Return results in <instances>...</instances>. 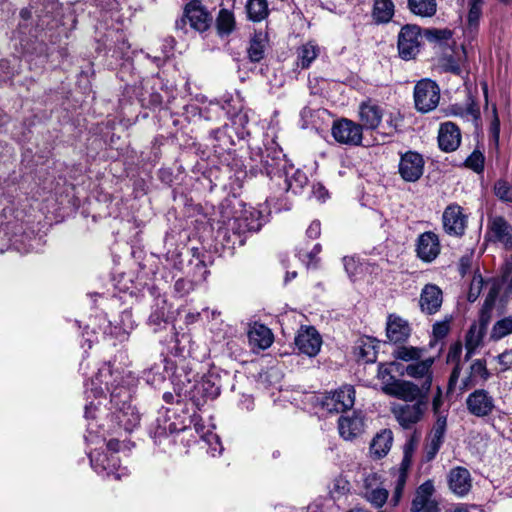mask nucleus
Returning <instances> with one entry per match:
<instances>
[{
  "label": "nucleus",
  "instance_id": "3",
  "mask_svg": "<svg viewBox=\"0 0 512 512\" xmlns=\"http://www.w3.org/2000/svg\"><path fill=\"white\" fill-rule=\"evenodd\" d=\"M3 196L0 187V198ZM0 221V253L14 249L21 254H27L34 248V231L24 227L23 211L13 207H5L1 211Z\"/></svg>",
  "mask_w": 512,
  "mask_h": 512
},
{
  "label": "nucleus",
  "instance_id": "16",
  "mask_svg": "<svg viewBox=\"0 0 512 512\" xmlns=\"http://www.w3.org/2000/svg\"><path fill=\"white\" fill-rule=\"evenodd\" d=\"M415 252L421 261L426 263L433 262L441 252L439 236L433 231L421 233L415 242Z\"/></svg>",
  "mask_w": 512,
  "mask_h": 512
},
{
  "label": "nucleus",
  "instance_id": "55",
  "mask_svg": "<svg viewBox=\"0 0 512 512\" xmlns=\"http://www.w3.org/2000/svg\"><path fill=\"white\" fill-rule=\"evenodd\" d=\"M322 247L319 243L315 244L310 252L299 251L300 260L308 267L315 266L318 262V254L321 252Z\"/></svg>",
  "mask_w": 512,
  "mask_h": 512
},
{
  "label": "nucleus",
  "instance_id": "54",
  "mask_svg": "<svg viewBox=\"0 0 512 512\" xmlns=\"http://www.w3.org/2000/svg\"><path fill=\"white\" fill-rule=\"evenodd\" d=\"M482 16V5H469L467 15L468 27L470 30H476Z\"/></svg>",
  "mask_w": 512,
  "mask_h": 512
},
{
  "label": "nucleus",
  "instance_id": "23",
  "mask_svg": "<svg viewBox=\"0 0 512 512\" xmlns=\"http://www.w3.org/2000/svg\"><path fill=\"white\" fill-rule=\"evenodd\" d=\"M195 271L192 278H178L174 284V292L178 297H183L192 292L197 283L206 280L209 271L201 260H196L194 264Z\"/></svg>",
  "mask_w": 512,
  "mask_h": 512
},
{
  "label": "nucleus",
  "instance_id": "2",
  "mask_svg": "<svg viewBox=\"0 0 512 512\" xmlns=\"http://www.w3.org/2000/svg\"><path fill=\"white\" fill-rule=\"evenodd\" d=\"M222 217L225 227L219 234L226 239L232 247L243 246L249 235L258 232L264 223L262 213L252 207H246L236 199L227 201L223 205Z\"/></svg>",
  "mask_w": 512,
  "mask_h": 512
},
{
  "label": "nucleus",
  "instance_id": "27",
  "mask_svg": "<svg viewBox=\"0 0 512 512\" xmlns=\"http://www.w3.org/2000/svg\"><path fill=\"white\" fill-rule=\"evenodd\" d=\"M443 302L442 290L435 284H427L423 287L419 305L421 311L432 315L439 311Z\"/></svg>",
  "mask_w": 512,
  "mask_h": 512
},
{
  "label": "nucleus",
  "instance_id": "8",
  "mask_svg": "<svg viewBox=\"0 0 512 512\" xmlns=\"http://www.w3.org/2000/svg\"><path fill=\"white\" fill-rule=\"evenodd\" d=\"M88 455L92 469L102 477H113L120 480L129 474L126 467H121L119 457L116 454L91 451Z\"/></svg>",
  "mask_w": 512,
  "mask_h": 512
},
{
  "label": "nucleus",
  "instance_id": "45",
  "mask_svg": "<svg viewBox=\"0 0 512 512\" xmlns=\"http://www.w3.org/2000/svg\"><path fill=\"white\" fill-rule=\"evenodd\" d=\"M236 26L235 17L232 11L221 9L216 19V29L221 37L230 35Z\"/></svg>",
  "mask_w": 512,
  "mask_h": 512
},
{
  "label": "nucleus",
  "instance_id": "31",
  "mask_svg": "<svg viewBox=\"0 0 512 512\" xmlns=\"http://www.w3.org/2000/svg\"><path fill=\"white\" fill-rule=\"evenodd\" d=\"M382 117L383 110L377 103L371 100L361 103L359 107L361 126L366 129H375L379 126Z\"/></svg>",
  "mask_w": 512,
  "mask_h": 512
},
{
  "label": "nucleus",
  "instance_id": "48",
  "mask_svg": "<svg viewBox=\"0 0 512 512\" xmlns=\"http://www.w3.org/2000/svg\"><path fill=\"white\" fill-rule=\"evenodd\" d=\"M512 334V316L497 320L490 331V340L497 342Z\"/></svg>",
  "mask_w": 512,
  "mask_h": 512
},
{
  "label": "nucleus",
  "instance_id": "38",
  "mask_svg": "<svg viewBox=\"0 0 512 512\" xmlns=\"http://www.w3.org/2000/svg\"><path fill=\"white\" fill-rule=\"evenodd\" d=\"M395 6L392 0H374L372 19L376 24H386L394 16Z\"/></svg>",
  "mask_w": 512,
  "mask_h": 512
},
{
  "label": "nucleus",
  "instance_id": "60",
  "mask_svg": "<svg viewBox=\"0 0 512 512\" xmlns=\"http://www.w3.org/2000/svg\"><path fill=\"white\" fill-rule=\"evenodd\" d=\"M141 101L143 105L156 108L163 103V96L157 91H152L149 93L148 98L146 97V94H142Z\"/></svg>",
  "mask_w": 512,
  "mask_h": 512
},
{
  "label": "nucleus",
  "instance_id": "17",
  "mask_svg": "<svg viewBox=\"0 0 512 512\" xmlns=\"http://www.w3.org/2000/svg\"><path fill=\"white\" fill-rule=\"evenodd\" d=\"M434 484L431 480L422 483L415 492L411 512H439V504L434 498Z\"/></svg>",
  "mask_w": 512,
  "mask_h": 512
},
{
  "label": "nucleus",
  "instance_id": "11",
  "mask_svg": "<svg viewBox=\"0 0 512 512\" xmlns=\"http://www.w3.org/2000/svg\"><path fill=\"white\" fill-rule=\"evenodd\" d=\"M468 224V216L463 208L456 204L448 205L442 214V225L444 232L453 237L460 238L465 234Z\"/></svg>",
  "mask_w": 512,
  "mask_h": 512
},
{
  "label": "nucleus",
  "instance_id": "10",
  "mask_svg": "<svg viewBox=\"0 0 512 512\" xmlns=\"http://www.w3.org/2000/svg\"><path fill=\"white\" fill-rule=\"evenodd\" d=\"M421 29L417 25L407 24L398 34V53L403 60H411L420 51Z\"/></svg>",
  "mask_w": 512,
  "mask_h": 512
},
{
  "label": "nucleus",
  "instance_id": "37",
  "mask_svg": "<svg viewBox=\"0 0 512 512\" xmlns=\"http://www.w3.org/2000/svg\"><path fill=\"white\" fill-rule=\"evenodd\" d=\"M173 368V363L167 358L162 360V364H154L150 368L143 371V379L147 384L153 387L159 386L166 379L164 371Z\"/></svg>",
  "mask_w": 512,
  "mask_h": 512
},
{
  "label": "nucleus",
  "instance_id": "24",
  "mask_svg": "<svg viewBox=\"0 0 512 512\" xmlns=\"http://www.w3.org/2000/svg\"><path fill=\"white\" fill-rule=\"evenodd\" d=\"M185 421H172L171 416L167 415L163 419L156 420V425L150 429V436L155 444H161L162 440H169V435L186 429Z\"/></svg>",
  "mask_w": 512,
  "mask_h": 512
},
{
  "label": "nucleus",
  "instance_id": "22",
  "mask_svg": "<svg viewBox=\"0 0 512 512\" xmlns=\"http://www.w3.org/2000/svg\"><path fill=\"white\" fill-rule=\"evenodd\" d=\"M488 318L483 315L480 317L478 323H473L465 336V360L472 357L475 351L483 345V339L487 332Z\"/></svg>",
  "mask_w": 512,
  "mask_h": 512
},
{
  "label": "nucleus",
  "instance_id": "39",
  "mask_svg": "<svg viewBox=\"0 0 512 512\" xmlns=\"http://www.w3.org/2000/svg\"><path fill=\"white\" fill-rule=\"evenodd\" d=\"M452 114L459 116L465 121L472 122L477 127L480 121V109L474 99L469 96L466 106L454 105L452 107Z\"/></svg>",
  "mask_w": 512,
  "mask_h": 512
},
{
  "label": "nucleus",
  "instance_id": "62",
  "mask_svg": "<svg viewBox=\"0 0 512 512\" xmlns=\"http://www.w3.org/2000/svg\"><path fill=\"white\" fill-rule=\"evenodd\" d=\"M378 378L382 383V387H385L387 383L396 381L397 379L391 374L390 367L388 365L381 364L378 369Z\"/></svg>",
  "mask_w": 512,
  "mask_h": 512
},
{
  "label": "nucleus",
  "instance_id": "51",
  "mask_svg": "<svg viewBox=\"0 0 512 512\" xmlns=\"http://www.w3.org/2000/svg\"><path fill=\"white\" fill-rule=\"evenodd\" d=\"M203 442L207 445V452L212 456L216 457L222 454L223 446L220 438L213 432L203 433L201 435Z\"/></svg>",
  "mask_w": 512,
  "mask_h": 512
},
{
  "label": "nucleus",
  "instance_id": "28",
  "mask_svg": "<svg viewBox=\"0 0 512 512\" xmlns=\"http://www.w3.org/2000/svg\"><path fill=\"white\" fill-rule=\"evenodd\" d=\"M461 142V133L458 126L452 122H444L438 132V144L445 152L455 151Z\"/></svg>",
  "mask_w": 512,
  "mask_h": 512
},
{
  "label": "nucleus",
  "instance_id": "29",
  "mask_svg": "<svg viewBox=\"0 0 512 512\" xmlns=\"http://www.w3.org/2000/svg\"><path fill=\"white\" fill-rule=\"evenodd\" d=\"M448 484L454 494L466 495L472 487L470 472L460 466L451 469L448 475Z\"/></svg>",
  "mask_w": 512,
  "mask_h": 512
},
{
  "label": "nucleus",
  "instance_id": "4",
  "mask_svg": "<svg viewBox=\"0 0 512 512\" xmlns=\"http://www.w3.org/2000/svg\"><path fill=\"white\" fill-rule=\"evenodd\" d=\"M248 122L247 114L240 107L239 112L230 117V123L212 129L210 140L214 157L221 159L230 156V152L235 145V139L242 140L250 134L247 129Z\"/></svg>",
  "mask_w": 512,
  "mask_h": 512
},
{
  "label": "nucleus",
  "instance_id": "46",
  "mask_svg": "<svg viewBox=\"0 0 512 512\" xmlns=\"http://www.w3.org/2000/svg\"><path fill=\"white\" fill-rule=\"evenodd\" d=\"M424 162H399L398 171L403 180L417 181L424 172Z\"/></svg>",
  "mask_w": 512,
  "mask_h": 512
},
{
  "label": "nucleus",
  "instance_id": "56",
  "mask_svg": "<svg viewBox=\"0 0 512 512\" xmlns=\"http://www.w3.org/2000/svg\"><path fill=\"white\" fill-rule=\"evenodd\" d=\"M426 36L429 40L442 43L452 38V32L448 29H432L426 31Z\"/></svg>",
  "mask_w": 512,
  "mask_h": 512
},
{
  "label": "nucleus",
  "instance_id": "53",
  "mask_svg": "<svg viewBox=\"0 0 512 512\" xmlns=\"http://www.w3.org/2000/svg\"><path fill=\"white\" fill-rule=\"evenodd\" d=\"M226 167L229 173H233L234 180L240 187L247 177V171L243 168V162H226ZM230 178H232V175Z\"/></svg>",
  "mask_w": 512,
  "mask_h": 512
},
{
  "label": "nucleus",
  "instance_id": "61",
  "mask_svg": "<svg viewBox=\"0 0 512 512\" xmlns=\"http://www.w3.org/2000/svg\"><path fill=\"white\" fill-rule=\"evenodd\" d=\"M462 355V344L460 342H456L452 344L449 348L447 354V362L448 363H460V358Z\"/></svg>",
  "mask_w": 512,
  "mask_h": 512
},
{
  "label": "nucleus",
  "instance_id": "35",
  "mask_svg": "<svg viewBox=\"0 0 512 512\" xmlns=\"http://www.w3.org/2000/svg\"><path fill=\"white\" fill-rule=\"evenodd\" d=\"M248 340L253 348L264 350L273 343V335L265 325L254 323L248 331Z\"/></svg>",
  "mask_w": 512,
  "mask_h": 512
},
{
  "label": "nucleus",
  "instance_id": "40",
  "mask_svg": "<svg viewBox=\"0 0 512 512\" xmlns=\"http://www.w3.org/2000/svg\"><path fill=\"white\" fill-rule=\"evenodd\" d=\"M247 18L252 22H261L269 15L267 0H247L245 4Z\"/></svg>",
  "mask_w": 512,
  "mask_h": 512
},
{
  "label": "nucleus",
  "instance_id": "63",
  "mask_svg": "<svg viewBox=\"0 0 512 512\" xmlns=\"http://www.w3.org/2000/svg\"><path fill=\"white\" fill-rule=\"evenodd\" d=\"M343 265L349 277L357 274L358 265L354 257L345 256L343 258Z\"/></svg>",
  "mask_w": 512,
  "mask_h": 512
},
{
  "label": "nucleus",
  "instance_id": "41",
  "mask_svg": "<svg viewBox=\"0 0 512 512\" xmlns=\"http://www.w3.org/2000/svg\"><path fill=\"white\" fill-rule=\"evenodd\" d=\"M489 377L490 373L486 367V362L482 359H477L471 364L469 376L463 380V385L464 387L473 386L479 381H487Z\"/></svg>",
  "mask_w": 512,
  "mask_h": 512
},
{
  "label": "nucleus",
  "instance_id": "21",
  "mask_svg": "<svg viewBox=\"0 0 512 512\" xmlns=\"http://www.w3.org/2000/svg\"><path fill=\"white\" fill-rule=\"evenodd\" d=\"M364 427V416L361 411L341 416L338 420L339 434L345 440H353L360 436L364 432Z\"/></svg>",
  "mask_w": 512,
  "mask_h": 512
},
{
  "label": "nucleus",
  "instance_id": "14",
  "mask_svg": "<svg viewBox=\"0 0 512 512\" xmlns=\"http://www.w3.org/2000/svg\"><path fill=\"white\" fill-rule=\"evenodd\" d=\"M186 115H179L177 113H170V120L172 124L179 129L184 128L185 122L188 121V114L193 116L198 115L199 121H216L223 115V107L218 104H210L204 109H199L196 105H185L184 106Z\"/></svg>",
  "mask_w": 512,
  "mask_h": 512
},
{
  "label": "nucleus",
  "instance_id": "50",
  "mask_svg": "<svg viewBox=\"0 0 512 512\" xmlns=\"http://www.w3.org/2000/svg\"><path fill=\"white\" fill-rule=\"evenodd\" d=\"M423 350L413 346L398 345L392 351L395 359L404 362H414L422 357Z\"/></svg>",
  "mask_w": 512,
  "mask_h": 512
},
{
  "label": "nucleus",
  "instance_id": "26",
  "mask_svg": "<svg viewBox=\"0 0 512 512\" xmlns=\"http://www.w3.org/2000/svg\"><path fill=\"white\" fill-rule=\"evenodd\" d=\"M194 395L201 396L204 399L214 400L220 395L221 392V377L216 372H209L204 375L200 381H198L194 386Z\"/></svg>",
  "mask_w": 512,
  "mask_h": 512
},
{
  "label": "nucleus",
  "instance_id": "32",
  "mask_svg": "<svg viewBox=\"0 0 512 512\" xmlns=\"http://www.w3.org/2000/svg\"><path fill=\"white\" fill-rule=\"evenodd\" d=\"M378 477L376 473H371L366 476L364 496L368 502L374 507L381 508L388 499V491L383 487H373V482H377Z\"/></svg>",
  "mask_w": 512,
  "mask_h": 512
},
{
  "label": "nucleus",
  "instance_id": "44",
  "mask_svg": "<svg viewBox=\"0 0 512 512\" xmlns=\"http://www.w3.org/2000/svg\"><path fill=\"white\" fill-rule=\"evenodd\" d=\"M320 48L314 42L303 44L297 50V65L302 69L310 67L311 63L318 57Z\"/></svg>",
  "mask_w": 512,
  "mask_h": 512
},
{
  "label": "nucleus",
  "instance_id": "12",
  "mask_svg": "<svg viewBox=\"0 0 512 512\" xmlns=\"http://www.w3.org/2000/svg\"><path fill=\"white\" fill-rule=\"evenodd\" d=\"M467 411L478 418L491 416L496 410V403L491 393L485 389H476L466 398Z\"/></svg>",
  "mask_w": 512,
  "mask_h": 512
},
{
  "label": "nucleus",
  "instance_id": "7",
  "mask_svg": "<svg viewBox=\"0 0 512 512\" xmlns=\"http://www.w3.org/2000/svg\"><path fill=\"white\" fill-rule=\"evenodd\" d=\"M428 397H422L417 402L394 404L392 414L398 424L406 430H412L420 422L427 410Z\"/></svg>",
  "mask_w": 512,
  "mask_h": 512
},
{
  "label": "nucleus",
  "instance_id": "36",
  "mask_svg": "<svg viewBox=\"0 0 512 512\" xmlns=\"http://www.w3.org/2000/svg\"><path fill=\"white\" fill-rule=\"evenodd\" d=\"M392 442V431L384 429L373 438L370 444V454L378 459L384 457L391 449Z\"/></svg>",
  "mask_w": 512,
  "mask_h": 512
},
{
  "label": "nucleus",
  "instance_id": "30",
  "mask_svg": "<svg viewBox=\"0 0 512 512\" xmlns=\"http://www.w3.org/2000/svg\"><path fill=\"white\" fill-rule=\"evenodd\" d=\"M434 363L433 358H427L425 360H417L407 365L405 373L415 379L424 378V382L421 386L427 392L429 391L432 384V372L431 367Z\"/></svg>",
  "mask_w": 512,
  "mask_h": 512
},
{
  "label": "nucleus",
  "instance_id": "5",
  "mask_svg": "<svg viewBox=\"0 0 512 512\" xmlns=\"http://www.w3.org/2000/svg\"><path fill=\"white\" fill-rule=\"evenodd\" d=\"M265 172L283 192L298 194L309 181L307 167L298 162H266Z\"/></svg>",
  "mask_w": 512,
  "mask_h": 512
},
{
  "label": "nucleus",
  "instance_id": "64",
  "mask_svg": "<svg viewBox=\"0 0 512 512\" xmlns=\"http://www.w3.org/2000/svg\"><path fill=\"white\" fill-rule=\"evenodd\" d=\"M472 262H473V256L472 254L470 255H463L461 258H460V261H459V272L462 276H465L467 273L470 272L471 270V267H472Z\"/></svg>",
  "mask_w": 512,
  "mask_h": 512
},
{
  "label": "nucleus",
  "instance_id": "19",
  "mask_svg": "<svg viewBox=\"0 0 512 512\" xmlns=\"http://www.w3.org/2000/svg\"><path fill=\"white\" fill-rule=\"evenodd\" d=\"M447 429V414H439L428 435V441L425 445L424 458L427 462L432 461L438 454L444 443Z\"/></svg>",
  "mask_w": 512,
  "mask_h": 512
},
{
  "label": "nucleus",
  "instance_id": "34",
  "mask_svg": "<svg viewBox=\"0 0 512 512\" xmlns=\"http://www.w3.org/2000/svg\"><path fill=\"white\" fill-rule=\"evenodd\" d=\"M358 362L374 363L377 359V342L370 337L360 338L353 348Z\"/></svg>",
  "mask_w": 512,
  "mask_h": 512
},
{
  "label": "nucleus",
  "instance_id": "59",
  "mask_svg": "<svg viewBox=\"0 0 512 512\" xmlns=\"http://www.w3.org/2000/svg\"><path fill=\"white\" fill-rule=\"evenodd\" d=\"M450 331V319L438 321L433 325V335L436 339L445 338Z\"/></svg>",
  "mask_w": 512,
  "mask_h": 512
},
{
  "label": "nucleus",
  "instance_id": "1",
  "mask_svg": "<svg viewBox=\"0 0 512 512\" xmlns=\"http://www.w3.org/2000/svg\"><path fill=\"white\" fill-rule=\"evenodd\" d=\"M138 379L131 371L113 369L104 363L89 383L85 384V418L96 419L102 412L100 406L110 395L109 414L125 431H132L140 422V414L131 404Z\"/></svg>",
  "mask_w": 512,
  "mask_h": 512
},
{
  "label": "nucleus",
  "instance_id": "18",
  "mask_svg": "<svg viewBox=\"0 0 512 512\" xmlns=\"http://www.w3.org/2000/svg\"><path fill=\"white\" fill-rule=\"evenodd\" d=\"M295 345L300 353L316 356L321 349L322 337L313 326H301L295 337Z\"/></svg>",
  "mask_w": 512,
  "mask_h": 512
},
{
  "label": "nucleus",
  "instance_id": "13",
  "mask_svg": "<svg viewBox=\"0 0 512 512\" xmlns=\"http://www.w3.org/2000/svg\"><path fill=\"white\" fill-rule=\"evenodd\" d=\"M382 391L391 397L403 400L404 402H417L422 397H428L427 391L411 381L397 379L382 387Z\"/></svg>",
  "mask_w": 512,
  "mask_h": 512
},
{
  "label": "nucleus",
  "instance_id": "47",
  "mask_svg": "<svg viewBox=\"0 0 512 512\" xmlns=\"http://www.w3.org/2000/svg\"><path fill=\"white\" fill-rule=\"evenodd\" d=\"M266 48V36L262 33H256L250 40L247 49L248 57L252 62H259L263 59Z\"/></svg>",
  "mask_w": 512,
  "mask_h": 512
},
{
  "label": "nucleus",
  "instance_id": "52",
  "mask_svg": "<svg viewBox=\"0 0 512 512\" xmlns=\"http://www.w3.org/2000/svg\"><path fill=\"white\" fill-rule=\"evenodd\" d=\"M495 195L504 202L512 203V185L506 180H498L494 184Z\"/></svg>",
  "mask_w": 512,
  "mask_h": 512
},
{
  "label": "nucleus",
  "instance_id": "15",
  "mask_svg": "<svg viewBox=\"0 0 512 512\" xmlns=\"http://www.w3.org/2000/svg\"><path fill=\"white\" fill-rule=\"evenodd\" d=\"M355 402V389L351 385H344L334 392L326 395L322 401L323 408L328 412H345L353 407Z\"/></svg>",
  "mask_w": 512,
  "mask_h": 512
},
{
  "label": "nucleus",
  "instance_id": "58",
  "mask_svg": "<svg viewBox=\"0 0 512 512\" xmlns=\"http://www.w3.org/2000/svg\"><path fill=\"white\" fill-rule=\"evenodd\" d=\"M405 482H406V474H405L404 471H401L399 476H398V478H397V482H396V486H395V489H394V493H393V496L391 498V504L393 506L398 505V503L400 501V498L402 496V493H403Z\"/></svg>",
  "mask_w": 512,
  "mask_h": 512
},
{
  "label": "nucleus",
  "instance_id": "6",
  "mask_svg": "<svg viewBox=\"0 0 512 512\" xmlns=\"http://www.w3.org/2000/svg\"><path fill=\"white\" fill-rule=\"evenodd\" d=\"M212 22V18L208 11L198 2L191 1L185 6L183 16L176 20L175 29L177 32L186 34L189 27L197 32L206 31Z\"/></svg>",
  "mask_w": 512,
  "mask_h": 512
},
{
  "label": "nucleus",
  "instance_id": "42",
  "mask_svg": "<svg viewBox=\"0 0 512 512\" xmlns=\"http://www.w3.org/2000/svg\"><path fill=\"white\" fill-rule=\"evenodd\" d=\"M407 7L416 16L430 18L436 14V0H407Z\"/></svg>",
  "mask_w": 512,
  "mask_h": 512
},
{
  "label": "nucleus",
  "instance_id": "9",
  "mask_svg": "<svg viewBox=\"0 0 512 512\" xmlns=\"http://www.w3.org/2000/svg\"><path fill=\"white\" fill-rule=\"evenodd\" d=\"M440 100V88L435 81L422 79L414 87L415 107L422 113L434 110Z\"/></svg>",
  "mask_w": 512,
  "mask_h": 512
},
{
  "label": "nucleus",
  "instance_id": "25",
  "mask_svg": "<svg viewBox=\"0 0 512 512\" xmlns=\"http://www.w3.org/2000/svg\"><path fill=\"white\" fill-rule=\"evenodd\" d=\"M411 335V327L408 321L390 314L386 323V336L391 343L401 344L408 340Z\"/></svg>",
  "mask_w": 512,
  "mask_h": 512
},
{
  "label": "nucleus",
  "instance_id": "20",
  "mask_svg": "<svg viewBox=\"0 0 512 512\" xmlns=\"http://www.w3.org/2000/svg\"><path fill=\"white\" fill-rule=\"evenodd\" d=\"M332 135L339 143L357 145L362 140V126L348 119L336 121Z\"/></svg>",
  "mask_w": 512,
  "mask_h": 512
},
{
  "label": "nucleus",
  "instance_id": "43",
  "mask_svg": "<svg viewBox=\"0 0 512 512\" xmlns=\"http://www.w3.org/2000/svg\"><path fill=\"white\" fill-rule=\"evenodd\" d=\"M492 120L489 127L490 144H489V157H498L499 134H500V120L495 104L491 108Z\"/></svg>",
  "mask_w": 512,
  "mask_h": 512
},
{
  "label": "nucleus",
  "instance_id": "49",
  "mask_svg": "<svg viewBox=\"0 0 512 512\" xmlns=\"http://www.w3.org/2000/svg\"><path fill=\"white\" fill-rule=\"evenodd\" d=\"M169 308L165 299H157L156 304L153 306L152 312L148 318V323L155 327H160L161 324L167 323Z\"/></svg>",
  "mask_w": 512,
  "mask_h": 512
},
{
  "label": "nucleus",
  "instance_id": "33",
  "mask_svg": "<svg viewBox=\"0 0 512 512\" xmlns=\"http://www.w3.org/2000/svg\"><path fill=\"white\" fill-rule=\"evenodd\" d=\"M489 229L496 241L505 245L506 248L512 247V227L503 217L491 218Z\"/></svg>",
  "mask_w": 512,
  "mask_h": 512
},
{
  "label": "nucleus",
  "instance_id": "57",
  "mask_svg": "<svg viewBox=\"0 0 512 512\" xmlns=\"http://www.w3.org/2000/svg\"><path fill=\"white\" fill-rule=\"evenodd\" d=\"M483 287V278L481 275L474 276L473 280L470 284L469 292H468V300L470 302H474L480 295Z\"/></svg>",
  "mask_w": 512,
  "mask_h": 512
}]
</instances>
